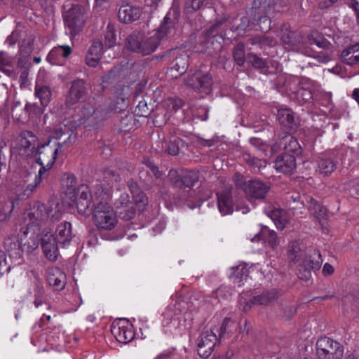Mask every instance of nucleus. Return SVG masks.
Returning <instances> with one entry per match:
<instances>
[{
	"label": "nucleus",
	"mask_w": 359,
	"mask_h": 359,
	"mask_svg": "<svg viewBox=\"0 0 359 359\" xmlns=\"http://www.w3.org/2000/svg\"><path fill=\"white\" fill-rule=\"evenodd\" d=\"M77 116L79 124L93 125L97 122L99 111L96 110L94 99L88 98L79 105Z\"/></svg>",
	"instance_id": "9b49d317"
},
{
	"label": "nucleus",
	"mask_w": 359,
	"mask_h": 359,
	"mask_svg": "<svg viewBox=\"0 0 359 359\" xmlns=\"http://www.w3.org/2000/svg\"><path fill=\"white\" fill-rule=\"evenodd\" d=\"M337 166L335 163L327 158H320L318 161V171L323 176L330 175Z\"/></svg>",
	"instance_id": "58836bf2"
},
{
	"label": "nucleus",
	"mask_w": 359,
	"mask_h": 359,
	"mask_svg": "<svg viewBox=\"0 0 359 359\" xmlns=\"http://www.w3.org/2000/svg\"><path fill=\"white\" fill-rule=\"evenodd\" d=\"M103 45L100 41H95L90 46L86 56V63L90 67H96L102 54Z\"/></svg>",
	"instance_id": "393cba45"
},
{
	"label": "nucleus",
	"mask_w": 359,
	"mask_h": 359,
	"mask_svg": "<svg viewBox=\"0 0 359 359\" xmlns=\"http://www.w3.org/2000/svg\"><path fill=\"white\" fill-rule=\"evenodd\" d=\"M264 212L273 220L278 229H284L290 222L289 213L274 205H268L264 208Z\"/></svg>",
	"instance_id": "4468645a"
},
{
	"label": "nucleus",
	"mask_w": 359,
	"mask_h": 359,
	"mask_svg": "<svg viewBox=\"0 0 359 359\" xmlns=\"http://www.w3.org/2000/svg\"><path fill=\"white\" fill-rule=\"evenodd\" d=\"M87 94L85 82L81 79L72 81L69 90L66 96L65 104L71 107L78 103Z\"/></svg>",
	"instance_id": "dca6fc26"
},
{
	"label": "nucleus",
	"mask_w": 359,
	"mask_h": 359,
	"mask_svg": "<svg viewBox=\"0 0 359 359\" xmlns=\"http://www.w3.org/2000/svg\"><path fill=\"white\" fill-rule=\"evenodd\" d=\"M275 168L278 172L292 174L296 168L294 156L287 153L279 156L275 161Z\"/></svg>",
	"instance_id": "aec40b11"
},
{
	"label": "nucleus",
	"mask_w": 359,
	"mask_h": 359,
	"mask_svg": "<svg viewBox=\"0 0 359 359\" xmlns=\"http://www.w3.org/2000/svg\"><path fill=\"white\" fill-rule=\"evenodd\" d=\"M278 297V292L276 290H271L261 294L255 296L251 302L255 305H266L271 302L276 300Z\"/></svg>",
	"instance_id": "c9c22d12"
},
{
	"label": "nucleus",
	"mask_w": 359,
	"mask_h": 359,
	"mask_svg": "<svg viewBox=\"0 0 359 359\" xmlns=\"http://www.w3.org/2000/svg\"><path fill=\"white\" fill-rule=\"evenodd\" d=\"M46 204L36 202L24 214V224L27 229L40 231L41 227L48 222Z\"/></svg>",
	"instance_id": "20e7f679"
},
{
	"label": "nucleus",
	"mask_w": 359,
	"mask_h": 359,
	"mask_svg": "<svg viewBox=\"0 0 359 359\" xmlns=\"http://www.w3.org/2000/svg\"><path fill=\"white\" fill-rule=\"evenodd\" d=\"M341 59L348 65L359 62V43L344 50L341 53Z\"/></svg>",
	"instance_id": "2f4dec72"
},
{
	"label": "nucleus",
	"mask_w": 359,
	"mask_h": 359,
	"mask_svg": "<svg viewBox=\"0 0 359 359\" xmlns=\"http://www.w3.org/2000/svg\"><path fill=\"white\" fill-rule=\"evenodd\" d=\"M205 0H186L185 9L188 13L198 10L203 4Z\"/></svg>",
	"instance_id": "603ef678"
},
{
	"label": "nucleus",
	"mask_w": 359,
	"mask_h": 359,
	"mask_svg": "<svg viewBox=\"0 0 359 359\" xmlns=\"http://www.w3.org/2000/svg\"><path fill=\"white\" fill-rule=\"evenodd\" d=\"M279 123L287 128H293L296 126V119L294 113L289 109H280L278 111Z\"/></svg>",
	"instance_id": "473e14b6"
},
{
	"label": "nucleus",
	"mask_w": 359,
	"mask_h": 359,
	"mask_svg": "<svg viewBox=\"0 0 359 359\" xmlns=\"http://www.w3.org/2000/svg\"><path fill=\"white\" fill-rule=\"evenodd\" d=\"M140 15L141 10L140 8L129 4L121 5L118 13L119 20L124 23H130L138 20Z\"/></svg>",
	"instance_id": "412c9836"
},
{
	"label": "nucleus",
	"mask_w": 359,
	"mask_h": 359,
	"mask_svg": "<svg viewBox=\"0 0 359 359\" xmlns=\"http://www.w3.org/2000/svg\"><path fill=\"white\" fill-rule=\"evenodd\" d=\"M217 341V335L212 331H206L201 334L198 343V353L203 358H208Z\"/></svg>",
	"instance_id": "f8f14e48"
},
{
	"label": "nucleus",
	"mask_w": 359,
	"mask_h": 359,
	"mask_svg": "<svg viewBox=\"0 0 359 359\" xmlns=\"http://www.w3.org/2000/svg\"><path fill=\"white\" fill-rule=\"evenodd\" d=\"M130 205H132V203L130 200L129 195L126 193L121 194L120 197L114 203L115 208L118 210Z\"/></svg>",
	"instance_id": "8fccbe9b"
},
{
	"label": "nucleus",
	"mask_w": 359,
	"mask_h": 359,
	"mask_svg": "<svg viewBox=\"0 0 359 359\" xmlns=\"http://www.w3.org/2000/svg\"><path fill=\"white\" fill-rule=\"evenodd\" d=\"M184 145L183 140L178 137H173L168 145L166 151L170 155L175 156L178 154L180 149L182 148Z\"/></svg>",
	"instance_id": "c03bdc74"
},
{
	"label": "nucleus",
	"mask_w": 359,
	"mask_h": 359,
	"mask_svg": "<svg viewBox=\"0 0 359 359\" xmlns=\"http://www.w3.org/2000/svg\"><path fill=\"white\" fill-rule=\"evenodd\" d=\"M316 351L322 359H340L344 353L343 347L328 337H322L317 341Z\"/></svg>",
	"instance_id": "423d86ee"
},
{
	"label": "nucleus",
	"mask_w": 359,
	"mask_h": 359,
	"mask_svg": "<svg viewBox=\"0 0 359 359\" xmlns=\"http://www.w3.org/2000/svg\"><path fill=\"white\" fill-rule=\"evenodd\" d=\"M145 165L157 179L161 177V172L159 171L158 168L151 162L148 161L145 163Z\"/></svg>",
	"instance_id": "0e129e2a"
},
{
	"label": "nucleus",
	"mask_w": 359,
	"mask_h": 359,
	"mask_svg": "<svg viewBox=\"0 0 359 359\" xmlns=\"http://www.w3.org/2000/svg\"><path fill=\"white\" fill-rule=\"evenodd\" d=\"M86 11V8L85 6L74 5L67 12L64 13L65 22L69 29L71 34H76L83 26Z\"/></svg>",
	"instance_id": "1a4fd4ad"
},
{
	"label": "nucleus",
	"mask_w": 359,
	"mask_h": 359,
	"mask_svg": "<svg viewBox=\"0 0 359 359\" xmlns=\"http://www.w3.org/2000/svg\"><path fill=\"white\" fill-rule=\"evenodd\" d=\"M188 58L187 53L180 54L173 61L171 71H175L179 75L183 74L188 68Z\"/></svg>",
	"instance_id": "4c0bfd02"
},
{
	"label": "nucleus",
	"mask_w": 359,
	"mask_h": 359,
	"mask_svg": "<svg viewBox=\"0 0 359 359\" xmlns=\"http://www.w3.org/2000/svg\"><path fill=\"white\" fill-rule=\"evenodd\" d=\"M199 179L198 172L196 171L188 172L182 180V183L186 188L191 191V187H193Z\"/></svg>",
	"instance_id": "a18cd8bd"
},
{
	"label": "nucleus",
	"mask_w": 359,
	"mask_h": 359,
	"mask_svg": "<svg viewBox=\"0 0 359 359\" xmlns=\"http://www.w3.org/2000/svg\"><path fill=\"white\" fill-rule=\"evenodd\" d=\"M116 36L113 29L109 25L107 27L105 33V46L109 48L112 47L116 43Z\"/></svg>",
	"instance_id": "864d4df0"
},
{
	"label": "nucleus",
	"mask_w": 359,
	"mask_h": 359,
	"mask_svg": "<svg viewBox=\"0 0 359 359\" xmlns=\"http://www.w3.org/2000/svg\"><path fill=\"white\" fill-rule=\"evenodd\" d=\"M260 20V28L262 31H266L270 28L271 20L266 17H263L259 19Z\"/></svg>",
	"instance_id": "338daca9"
},
{
	"label": "nucleus",
	"mask_w": 359,
	"mask_h": 359,
	"mask_svg": "<svg viewBox=\"0 0 359 359\" xmlns=\"http://www.w3.org/2000/svg\"><path fill=\"white\" fill-rule=\"evenodd\" d=\"M128 186L133 196H135L137 193H139V191H141L137 183L135 182L133 180H130L128 182Z\"/></svg>",
	"instance_id": "69168bd1"
},
{
	"label": "nucleus",
	"mask_w": 359,
	"mask_h": 359,
	"mask_svg": "<svg viewBox=\"0 0 359 359\" xmlns=\"http://www.w3.org/2000/svg\"><path fill=\"white\" fill-rule=\"evenodd\" d=\"M44 292L43 288H39L37 292L35 294V300L34 302L36 308H39L44 303Z\"/></svg>",
	"instance_id": "bf43d9fd"
},
{
	"label": "nucleus",
	"mask_w": 359,
	"mask_h": 359,
	"mask_svg": "<svg viewBox=\"0 0 359 359\" xmlns=\"http://www.w3.org/2000/svg\"><path fill=\"white\" fill-rule=\"evenodd\" d=\"M178 18L175 13L168 12L164 17L160 27L152 33L158 39L159 44L161 41L169 40L177 35Z\"/></svg>",
	"instance_id": "6e6552de"
},
{
	"label": "nucleus",
	"mask_w": 359,
	"mask_h": 359,
	"mask_svg": "<svg viewBox=\"0 0 359 359\" xmlns=\"http://www.w3.org/2000/svg\"><path fill=\"white\" fill-rule=\"evenodd\" d=\"M0 72L6 75L12 74V58L4 51L0 52Z\"/></svg>",
	"instance_id": "79ce46f5"
},
{
	"label": "nucleus",
	"mask_w": 359,
	"mask_h": 359,
	"mask_svg": "<svg viewBox=\"0 0 359 359\" xmlns=\"http://www.w3.org/2000/svg\"><path fill=\"white\" fill-rule=\"evenodd\" d=\"M135 112L140 116H147L149 114V109L145 101H140L137 105Z\"/></svg>",
	"instance_id": "6e6d98bb"
},
{
	"label": "nucleus",
	"mask_w": 359,
	"mask_h": 359,
	"mask_svg": "<svg viewBox=\"0 0 359 359\" xmlns=\"http://www.w3.org/2000/svg\"><path fill=\"white\" fill-rule=\"evenodd\" d=\"M120 217L126 221L132 219L135 215V209L133 204L118 210Z\"/></svg>",
	"instance_id": "09e8293b"
},
{
	"label": "nucleus",
	"mask_w": 359,
	"mask_h": 359,
	"mask_svg": "<svg viewBox=\"0 0 359 359\" xmlns=\"http://www.w3.org/2000/svg\"><path fill=\"white\" fill-rule=\"evenodd\" d=\"M303 197L302 203L304 204L306 202L308 209L313 217L320 218L325 215V210L315 199L305 196Z\"/></svg>",
	"instance_id": "f704fd0d"
},
{
	"label": "nucleus",
	"mask_w": 359,
	"mask_h": 359,
	"mask_svg": "<svg viewBox=\"0 0 359 359\" xmlns=\"http://www.w3.org/2000/svg\"><path fill=\"white\" fill-rule=\"evenodd\" d=\"M261 235L265 245L271 249L274 250L279 245L280 241L274 231L265 228L262 230Z\"/></svg>",
	"instance_id": "e433bc0d"
},
{
	"label": "nucleus",
	"mask_w": 359,
	"mask_h": 359,
	"mask_svg": "<svg viewBox=\"0 0 359 359\" xmlns=\"http://www.w3.org/2000/svg\"><path fill=\"white\" fill-rule=\"evenodd\" d=\"M135 200L137 203H140V205H146L148 203V199L144 193L142 191H140L139 193H137L135 196Z\"/></svg>",
	"instance_id": "680f3d73"
},
{
	"label": "nucleus",
	"mask_w": 359,
	"mask_h": 359,
	"mask_svg": "<svg viewBox=\"0 0 359 359\" xmlns=\"http://www.w3.org/2000/svg\"><path fill=\"white\" fill-rule=\"evenodd\" d=\"M37 142L36 137L29 131H23L18 140L19 154L28 157L32 156L36 151Z\"/></svg>",
	"instance_id": "ddd939ff"
},
{
	"label": "nucleus",
	"mask_w": 359,
	"mask_h": 359,
	"mask_svg": "<svg viewBox=\"0 0 359 359\" xmlns=\"http://www.w3.org/2000/svg\"><path fill=\"white\" fill-rule=\"evenodd\" d=\"M94 197L97 203L95 205L93 220L99 229L112 230L116 226L118 220L109 201L111 199V191L103 186H95Z\"/></svg>",
	"instance_id": "f03ea898"
},
{
	"label": "nucleus",
	"mask_w": 359,
	"mask_h": 359,
	"mask_svg": "<svg viewBox=\"0 0 359 359\" xmlns=\"http://www.w3.org/2000/svg\"><path fill=\"white\" fill-rule=\"evenodd\" d=\"M292 33L290 32H283L281 39L285 44H292Z\"/></svg>",
	"instance_id": "774afa93"
},
{
	"label": "nucleus",
	"mask_w": 359,
	"mask_h": 359,
	"mask_svg": "<svg viewBox=\"0 0 359 359\" xmlns=\"http://www.w3.org/2000/svg\"><path fill=\"white\" fill-rule=\"evenodd\" d=\"M58 243L63 247L68 245L73 238L72 224L67 222L60 223L55 230V237Z\"/></svg>",
	"instance_id": "b1692460"
},
{
	"label": "nucleus",
	"mask_w": 359,
	"mask_h": 359,
	"mask_svg": "<svg viewBox=\"0 0 359 359\" xmlns=\"http://www.w3.org/2000/svg\"><path fill=\"white\" fill-rule=\"evenodd\" d=\"M280 144L283 145L284 149L288 153H297L299 149V144L297 140L290 135H285L283 137Z\"/></svg>",
	"instance_id": "a19ab883"
},
{
	"label": "nucleus",
	"mask_w": 359,
	"mask_h": 359,
	"mask_svg": "<svg viewBox=\"0 0 359 359\" xmlns=\"http://www.w3.org/2000/svg\"><path fill=\"white\" fill-rule=\"evenodd\" d=\"M22 40L20 42L21 47L27 48L29 49L31 48L33 43L34 38L32 35L27 36L26 33H22V30L18 28L15 29L13 32L9 35L6 40V43L8 46H13L18 41Z\"/></svg>",
	"instance_id": "5701e85b"
},
{
	"label": "nucleus",
	"mask_w": 359,
	"mask_h": 359,
	"mask_svg": "<svg viewBox=\"0 0 359 359\" xmlns=\"http://www.w3.org/2000/svg\"><path fill=\"white\" fill-rule=\"evenodd\" d=\"M57 239L50 232L43 231L41 238V247L46 257L50 262L57 259L59 252Z\"/></svg>",
	"instance_id": "2eb2a0df"
},
{
	"label": "nucleus",
	"mask_w": 359,
	"mask_h": 359,
	"mask_svg": "<svg viewBox=\"0 0 359 359\" xmlns=\"http://www.w3.org/2000/svg\"><path fill=\"white\" fill-rule=\"evenodd\" d=\"M233 325H234V322L230 318H225L220 327V335L222 336L227 332H232Z\"/></svg>",
	"instance_id": "4d7b16f0"
},
{
	"label": "nucleus",
	"mask_w": 359,
	"mask_h": 359,
	"mask_svg": "<svg viewBox=\"0 0 359 359\" xmlns=\"http://www.w3.org/2000/svg\"><path fill=\"white\" fill-rule=\"evenodd\" d=\"M296 98L302 102H309L312 98V93L310 90L301 87L296 92Z\"/></svg>",
	"instance_id": "49530a36"
},
{
	"label": "nucleus",
	"mask_w": 359,
	"mask_h": 359,
	"mask_svg": "<svg viewBox=\"0 0 359 359\" xmlns=\"http://www.w3.org/2000/svg\"><path fill=\"white\" fill-rule=\"evenodd\" d=\"M252 44H259L261 47L273 46L276 42L273 38L262 36L252 39Z\"/></svg>",
	"instance_id": "3c124183"
},
{
	"label": "nucleus",
	"mask_w": 359,
	"mask_h": 359,
	"mask_svg": "<svg viewBox=\"0 0 359 359\" xmlns=\"http://www.w3.org/2000/svg\"><path fill=\"white\" fill-rule=\"evenodd\" d=\"M73 133L66 126L60 124L50 135L49 142L41 145L38 149L37 162L41 165L42 173L51 168L58 150L67 145L71 140Z\"/></svg>",
	"instance_id": "f257e3e1"
},
{
	"label": "nucleus",
	"mask_w": 359,
	"mask_h": 359,
	"mask_svg": "<svg viewBox=\"0 0 359 359\" xmlns=\"http://www.w3.org/2000/svg\"><path fill=\"white\" fill-rule=\"evenodd\" d=\"M104 184H97L95 186H103L104 188L111 190L113 193V189H118L121 177L119 173L115 170L107 168L104 171Z\"/></svg>",
	"instance_id": "c85d7f7f"
},
{
	"label": "nucleus",
	"mask_w": 359,
	"mask_h": 359,
	"mask_svg": "<svg viewBox=\"0 0 359 359\" xmlns=\"http://www.w3.org/2000/svg\"><path fill=\"white\" fill-rule=\"evenodd\" d=\"M72 53L69 46H59L53 48L48 55V60L53 65H61L62 59L67 58Z\"/></svg>",
	"instance_id": "a878e982"
},
{
	"label": "nucleus",
	"mask_w": 359,
	"mask_h": 359,
	"mask_svg": "<svg viewBox=\"0 0 359 359\" xmlns=\"http://www.w3.org/2000/svg\"><path fill=\"white\" fill-rule=\"evenodd\" d=\"M310 43L315 44L316 46L319 48H325L329 46V42L322 37H318L317 39H310Z\"/></svg>",
	"instance_id": "052dcab7"
},
{
	"label": "nucleus",
	"mask_w": 359,
	"mask_h": 359,
	"mask_svg": "<svg viewBox=\"0 0 359 359\" xmlns=\"http://www.w3.org/2000/svg\"><path fill=\"white\" fill-rule=\"evenodd\" d=\"M35 96L39 99L41 105L47 106L51 99V91L48 86L40 83L38 81L35 86Z\"/></svg>",
	"instance_id": "72a5a7b5"
},
{
	"label": "nucleus",
	"mask_w": 359,
	"mask_h": 359,
	"mask_svg": "<svg viewBox=\"0 0 359 359\" xmlns=\"http://www.w3.org/2000/svg\"><path fill=\"white\" fill-rule=\"evenodd\" d=\"M170 109L176 111L183 106V102L181 99H168L165 102Z\"/></svg>",
	"instance_id": "13d9d810"
},
{
	"label": "nucleus",
	"mask_w": 359,
	"mask_h": 359,
	"mask_svg": "<svg viewBox=\"0 0 359 359\" xmlns=\"http://www.w3.org/2000/svg\"><path fill=\"white\" fill-rule=\"evenodd\" d=\"M43 173H42L41 169L39 170V174L35 176V179L33 183L29 184L26 189L24 190L22 194L20 195L22 198L29 197L34 191L36 189V187L40 184L41 182V178Z\"/></svg>",
	"instance_id": "37998d69"
},
{
	"label": "nucleus",
	"mask_w": 359,
	"mask_h": 359,
	"mask_svg": "<svg viewBox=\"0 0 359 359\" xmlns=\"http://www.w3.org/2000/svg\"><path fill=\"white\" fill-rule=\"evenodd\" d=\"M249 274V270L245 265L241 264L239 266L232 267L231 273L229 275V279L238 287L243 285Z\"/></svg>",
	"instance_id": "c756f323"
},
{
	"label": "nucleus",
	"mask_w": 359,
	"mask_h": 359,
	"mask_svg": "<svg viewBox=\"0 0 359 359\" xmlns=\"http://www.w3.org/2000/svg\"><path fill=\"white\" fill-rule=\"evenodd\" d=\"M21 241L15 236H8L4 241V248L11 257L18 258L22 255Z\"/></svg>",
	"instance_id": "cd10ccee"
},
{
	"label": "nucleus",
	"mask_w": 359,
	"mask_h": 359,
	"mask_svg": "<svg viewBox=\"0 0 359 359\" xmlns=\"http://www.w3.org/2000/svg\"><path fill=\"white\" fill-rule=\"evenodd\" d=\"M303 248L304 245L299 241L291 242L288 246V257L290 261L301 263L304 260L309 259Z\"/></svg>",
	"instance_id": "bb28decb"
},
{
	"label": "nucleus",
	"mask_w": 359,
	"mask_h": 359,
	"mask_svg": "<svg viewBox=\"0 0 359 359\" xmlns=\"http://www.w3.org/2000/svg\"><path fill=\"white\" fill-rule=\"evenodd\" d=\"M20 232L22 252L26 251L29 253L36 250L39 243V236L40 231H34L33 229L26 228Z\"/></svg>",
	"instance_id": "a211bd4d"
},
{
	"label": "nucleus",
	"mask_w": 359,
	"mask_h": 359,
	"mask_svg": "<svg viewBox=\"0 0 359 359\" xmlns=\"http://www.w3.org/2000/svg\"><path fill=\"white\" fill-rule=\"evenodd\" d=\"M235 183L237 187H242L248 197L255 199H263L269 192L270 187L259 180H252L242 183L241 176L236 177Z\"/></svg>",
	"instance_id": "0eeeda50"
},
{
	"label": "nucleus",
	"mask_w": 359,
	"mask_h": 359,
	"mask_svg": "<svg viewBox=\"0 0 359 359\" xmlns=\"http://www.w3.org/2000/svg\"><path fill=\"white\" fill-rule=\"evenodd\" d=\"M95 187L91 190L86 184L80 185L72 203H69V206H76L78 212L81 215H88L91 204L93 203L95 205L97 203L94 197Z\"/></svg>",
	"instance_id": "39448f33"
},
{
	"label": "nucleus",
	"mask_w": 359,
	"mask_h": 359,
	"mask_svg": "<svg viewBox=\"0 0 359 359\" xmlns=\"http://www.w3.org/2000/svg\"><path fill=\"white\" fill-rule=\"evenodd\" d=\"M319 264V261H314L311 259V255H309V259L304 260L302 262L299 263V265L302 267H305V270L304 274L299 273V278L303 280H309L311 276V269H314L318 267Z\"/></svg>",
	"instance_id": "ea45409f"
},
{
	"label": "nucleus",
	"mask_w": 359,
	"mask_h": 359,
	"mask_svg": "<svg viewBox=\"0 0 359 359\" xmlns=\"http://www.w3.org/2000/svg\"><path fill=\"white\" fill-rule=\"evenodd\" d=\"M233 57L236 62L238 65H243L245 62V51L244 45L242 43L238 44L233 51Z\"/></svg>",
	"instance_id": "de8ad7c7"
},
{
	"label": "nucleus",
	"mask_w": 359,
	"mask_h": 359,
	"mask_svg": "<svg viewBox=\"0 0 359 359\" xmlns=\"http://www.w3.org/2000/svg\"><path fill=\"white\" fill-rule=\"evenodd\" d=\"M248 59L252 65L258 69H263L266 67V62L255 54H249Z\"/></svg>",
	"instance_id": "5fc2aeb1"
},
{
	"label": "nucleus",
	"mask_w": 359,
	"mask_h": 359,
	"mask_svg": "<svg viewBox=\"0 0 359 359\" xmlns=\"http://www.w3.org/2000/svg\"><path fill=\"white\" fill-rule=\"evenodd\" d=\"M160 46L158 39L151 32L147 34L133 32L129 35L126 41V47L129 50L147 55L154 52Z\"/></svg>",
	"instance_id": "7ed1b4c3"
},
{
	"label": "nucleus",
	"mask_w": 359,
	"mask_h": 359,
	"mask_svg": "<svg viewBox=\"0 0 359 359\" xmlns=\"http://www.w3.org/2000/svg\"><path fill=\"white\" fill-rule=\"evenodd\" d=\"M48 213V219L53 222L61 219L63 214V205L57 199H51L46 204Z\"/></svg>",
	"instance_id": "7c9ffc66"
},
{
	"label": "nucleus",
	"mask_w": 359,
	"mask_h": 359,
	"mask_svg": "<svg viewBox=\"0 0 359 359\" xmlns=\"http://www.w3.org/2000/svg\"><path fill=\"white\" fill-rule=\"evenodd\" d=\"M8 269L6 253L3 250H0V274L3 273Z\"/></svg>",
	"instance_id": "e2e57ef3"
},
{
	"label": "nucleus",
	"mask_w": 359,
	"mask_h": 359,
	"mask_svg": "<svg viewBox=\"0 0 359 359\" xmlns=\"http://www.w3.org/2000/svg\"><path fill=\"white\" fill-rule=\"evenodd\" d=\"M111 332L116 340L122 344H127L134 339L135 334L130 325H114L111 327Z\"/></svg>",
	"instance_id": "4be33fe9"
},
{
	"label": "nucleus",
	"mask_w": 359,
	"mask_h": 359,
	"mask_svg": "<svg viewBox=\"0 0 359 359\" xmlns=\"http://www.w3.org/2000/svg\"><path fill=\"white\" fill-rule=\"evenodd\" d=\"M47 281L55 290H61L66 284V275L57 267H50L47 270Z\"/></svg>",
	"instance_id": "6ab92c4d"
},
{
	"label": "nucleus",
	"mask_w": 359,
	"mask_h": 359,
	"mask_svg": "<svg viewBox=\"0 0 359 359\" xmlns=\"http://www.w3.org/2000/svg\"><path fill=\"white\" fill-rule=\"evenodd\" d=\"M186 85L195 91L208 94L212 85V79L209 73L197 71L186 80Z\"/></svg>",
	"instance_id": "9d476101"
},
{
	"label": "nucleus",
	"mask_w": 359,
	"mask_h": 359,
	"mask_svg": "<svg viewBox=\"0 0 359 359\" xmlns=\"http://www.w3.org/2000/svg\"><path fill=\"white\" fill-rule=\"evenodd\" d=\"M217 207L222 215H226L233 212V200L231 197V187L224 186L221 191L217 194Z\"/></svg>",
	"instance_id": "f3484780"
}]
</instances>
